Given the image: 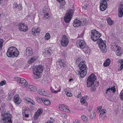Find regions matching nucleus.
<instances>
[{
  "label": "nucleus",
  "instance_id": "obj_8",
  "mask_svg": "<svg viewBox=\"0 0 123 123\" xmlns=\"http://www.w3.org/2000/svg\"><path fill=\"white\" fill-rule=\"evenodd\" d=\"M15 79L17 83H18L19 85L22 86L23 87H25L26 86L27 82L24 79L16 77L15 78Z\"/></svg>",
  "mask_w": 123,
  "mask_h": 123
},
{
  "label": "nucleus",
  "instance_id": "obj_50",
  "mask_svg": "<svg viewBox=\"0 0 123 123\" xmlns=\"http://www.w3.org/2000/svg\"><path fill=\"white\" fill-rule=\"evenodd\" d=\"M73 26L74 27H78L79 26V24H76L74 23Z\"/></svg>",
  "mask_w": 123,
  "mask_h": 123
},
{
  "label": "nucleus",
  "instance_id": "obj_3",
  "mask_svg": "<svg viewBox=\"0 0 123 123\" xmlns=\"http://www.w3.org/2000/svg\"><path fill=\"white\" fill-rule=\"evenodd\" d=\"M96 77L94 74H92L87 78V86L88 87H91L93 86V87L91 88V91H95L96 89V88L94 86V82L96 79Z\"/></svg>",
  "mask_w": 123,
  "mask_h": 123
},
{
  "label": "nucleus",
  "instance_id": "obj_53",
  "mask_svg": "<svg viewBox=\"0 0 123 123\" xmlns=\"http://www.w3.org/2000/svg\"><path fill=\"white\" fill-rule=\"evenodd\" d=\"M27 111V110L26 109H25V108L23 111L22 113L23 115H24L25 113H26V111Z\"/></svg>",
  "mask_w": 123,
  "mask_h": 123
},
{
  "label": "nucleus",
  "instance_id": "obj_12",
  "mask_svg": "<svg viewBox=\"0 0 123 123\" xmlns=\"http://www.w3.org/2000/svg\"><path fill=\"white\" fill-rule=\"evenodd\" d=\"M59 109L61 111L66 112L70 113V111L67 109V106L64 104H61L59 105Z\"/></svg>",
  "mask_w": 123,
  "mask_h": 123
},
{
  "label": "nucleus",
  "instance_id": "obj_10",
  "mask_svg": "<svg viewBox=\"0 0 123 123\" xmlns=\"http://www.w3.org/2000/svg\"><path fill=\"white\" fill-rule=\"evenodd\" d=\"M40 12H42L44 14V18L46 19L49 18V14L47 12L49 11V10L47 6L44 7L43 8L41 9Z\"/></svg>",
  "mask_w": 123,
  "mask_h": 123
},
{
  "label": "nucleus",
  "instance_id": "obj_17",
  "mask_svg": "<svg viewBox=\"0 0 123 123\" xmlns=\"http://www.w3.org/2000/svg\"><path fill=\"white\" fill-rule=\"evenodd\" d=\"M26 51V55L28 56L32 55L33 54V50L31 47H27Z\"/></svg>",
  "mask_w": 123,
  "mask_h": 123
},
{
  "label": "nucleus",
  "instance_id": "obj_43",
  "mask_svg": "<svg viewBox=\"0 0 123 123\" xmlns=\"http://www.w3.org/2000/svg\"><path fill=\"white\" fill-rule=\"evenodd\" d=\"M25 99L26 101H28V102L31 103L32 105H34L33 103L31 102V101L32 100L31 99H30L29 98H26Z\"/></svg>",
  "mask_w": 123,
  "mask_h": 123
},
{
  "label": "nucleus",
  "instance_id": "obj_24",
  "mask_svg": "<svg viewBox=\"0 0 123 123\" xmlns=\"http://www.w3.org/2000/svg\"><path fill=\"white\" fill-rule=\"evenodd\" d=\"M37 59V57L36 56L33 57L31 58L28 61V63L29 64H31L34 61Z\"/></svg>",
  "mask_w": 123,
  "mask_h": 123
},
{
  "label": "nucleus",
  "instance_id": "obj_39",
  "mask_svg": "<svg viewBox=\"0 0 123 123\" xmlns=\"http://www.w3.org/2000/svg\"><path fill=\"white\" fill-rule=\"evenodd\" d=\"M119 97L121 100L123 99V90L119 94Z\"/></svg>",
  "mask_w": 123,
  "mask_h": 123
},
{
  "label": "nucleus",
  "instance_id": "obj_36",
  "mask_svg": "<svg viewBox=\"0 0 123 123\" xmlns=\"http://www.w3.org/2000/svg\"><path fill=\"white\" fill-rule=\"evenodd\" d=\"M74 23H75L76 24H79L80 26V24H81V21H80L79 20L76 19V20H74Z\"/></svg>",
  "mask_w": 123,
  "mask_h": 123
},
{
  "label": "nucleus",
  "instance_id": "obj_23",
  "mask_svg": "<svg viewBox=\"0 0 123 123\" xmlns=\"http://www.w3.org/2000/svg\"><path fill=\"white\" fill-rule=\"evenodd\" d=\"M110 60L109 59H108L104 63L103 65L105 67H107L110 65Z\"/></svg>",
  "mask_w": 123,
  "mask_h": 123
},
{
  "label": "nucleus",
  "instance_id": "obj_6",
  "mask_svg": "<svg viewBox=\"0 0 123 123\" xmlns=\"http://www.w3.org/2000/svg\"><path fill=\"white\" fill-rule=\"evenodd\" d=\"M73 11L71 9L68 10L64 17V20L66 23H68L71 20L73 15Z\"/></svg>",
  "mask_w": 123,
  "mask_h": 123
},
{
  "label": "nucleus",
  "instance_id": "obj_61",
  "mask_svg": "<svg viewBox=\"0 0 123 123\" xmlns=\"http://www.w3.org/2000/svg\"><path fill=\"white\" fill-rule=\"evenodd\" d=\"M89 98H88V96H85V101L86 100H88L89 99Z\"/></svg>",
  "mask_w": 123,
  "mask_h": 123
},
{
  "label": "nucleus",
  "instance_id": "obj_45",
  "mask_svg": "<svg viewBox=\"0 0 123 123\" xmlns=\"http://www.w3.org/2000/svg\"><path fill=\"white\" fill-rule=\"evenodd\" d=\"M51 49L47 50V53H46L47 54V55H51Z\"/></svg>",
  "mask_w": 123,
  "mask_h": 123
},
{
  "label": "nucleus",
  "instance_id": "obj_51",
  "mask_svg": "<svg viewBox=\"0 0 123 123\" xmlns=\"http://www.w3.org/2000/svg\"><path fill=\"white\" fill-rule=\"evenodd\" d=\"M102 108V106H101L98 107L97 108V110L99 111V112L101 111V109Z\"/></svg>",
  "mask_w": 123,
  "mask_h": 123
},
{
  "label": "nucleus",
  "instance_id": "obj_44",
  "mask_svg": "<svg viewBox=\"0 0 123 123\" xmlns=\"http://www.w3.org/2000/svg\"><path fill=\"white\" fill-rule=\"evenodd\" d=\"M37 90V87L34 86H33L31 88V91L35 92Z\"/></svg>",
  "mask_w": 123,
  "mask_h": 123
},
{
  "label": "nucleus",
  "instance_id": "obj_59",
  "mask_svg": "<svg viewBox=\"0 0 123 123\" xmlns=\"http://www.w3.org/2000/svg\"><path fill=\"white\" fill-rule=\"evenodd\" d=\"M24 115H25V116L26 117H29V115L28 114H26L25 113L24 114Z\"/></svg>",
  "mask_w": 123,
  "mask_h": 123
},
{
  "label": "nucleus",
  "instance_id": "obj_37",
  "mask_svg": "<svg viewBox=\"0 0 123 123\" xmlns=\"http://www.w3.org/2000/svg\"><path fill=\"white\" fill-rule=\"evenodd\" d=\"M3 40L2 39H0V51L1 50L2 47L3 46Z\"/></svg>",
  "mask_w": 123,
  "mask_h": 123
},
{
  "label": "nucleus",
  "instance_id": "obj_14",
  "mask_svg": "<svg viewBox=\"0 0 123 123\" xmlns=\"http://www.w3.org/2000/svg\"><path fill=\"white\" fill-rule=\"evenodd\" d=\"M100 9L102 11L105 10L107 7V3H105L103 2L100 1Z\"/></svg>",
  "mask_w": 123,
  "mask_h": 123
},
{
  "label": "nucleus",
  "instance_id": "obj_20",
  "mask_svg": "<svg viewBox=\"0 0 123 123\" xmlns=\"http://www.w3.org/2000/svg\"><path fill=\"white\" fill-rule=\"evenodd\" d=\"M38 92L40 95L44 96H47L48 95L47 91L43 89H39Z\"/></svg>",
  "mask_w": 123,
  "mask_h": 123
},
{
  "label": "nucleus",
  "instance_id": "obj_47",
  "mask_svg": "<svg viewBox=\"0 0 123 123\" xmlns=\"http://www.w3.org/2000/svg\"><path fill=\"white\" fill-rule=\"evenodd\" d=\"M66 94L67 96L69 97H71L72 96V94L71 93L68 92H67L66 93Z\"/></svg>",
  "mask_w": 123,
  "mask_h": 123
},
{
  "label": "nucleus",
  "instance_id": "obj_57",
  "mask_svg": "<svg viewBox=\"0 0 123 123\" xmlns=\"http://www.w3.org/2000/svg\"><path fill=\"white\" fill-rule=\"evenodd\" d=\"M66 53L64 51H63L61 53V54L62 55L64 56L65 55Z\"/></svg>",
  "mask_w": 123,
  "mask_h": 123
},
{
  "label": "nucleus",
  "instance_id": "obj_34",
  "mask_svg": "<svg viewBox=\"0 0 123 123\" xmlns=\"http://www.w3.org/2000/svg\"><path fill=\"white\" fill-rule=\"evenodd\" d=\"M43 98H37L36 100L37 102L39 103H41L43 102Z\"/></svg>",
  "mask_w": 123,
  "mask_h": 123
},
{
  "label": "nucleus",
  "instance_id": "obj_29",
  "mask_svg": "<svg viewBox=\"0 0 123 123\" xmlns=\"http://www.w3.org/2000/svg\"><path fill=\"white\" fill-rule=\"evenodd\" d=\"M115 48H114L115 50H114V51L116 52L117 51H120L121 50V48L120 47L118 46L117 45H116V44H115Z\"/></svg>",
  "mask_w": 123,
  "mask_h": 123
},
{
  "label": "nucleus",
  "instance_id": "obj_58",
  "mask_svg": "<svg viewBox=\"0 0 123 123\" xmlns=\"http://www.w3.org/2000/svg\"><path fill=\"white\" fill-rule=\"evenodd\" d=\"M18 4H14V6H13V7L14 8H16L18 7Z\"/></svg>",
  "mask_w": 123,
  "mask_h": 123
},
{
  "label": "nucleus",
  "instance_id": "obj_2",
  "mask_svg": "<svg viewBox=\"0 0 123 123\" xmlns=\"http://www.w3.org/2000/svg\"><path fill=\"white\" fill-rule=\"evenodd\" d=\"M19 52L17 49L14 47H11L9 48L6 53V55L9 57L13 58L17 57Z\"/></svg>",
  "mask_w": 123,
  "mask_h": 123
},
{
  "label": "nucleus",
  "instance_id": "obj_9",
  "mask_svg": "<svg viewBox=\"0 0 123 123\" xmlns=\"http://www.w3.org/2000/svg\"><path fill=\"white\" fill-rule=\"evenodd\" d=\"M69 42L68 37L65 35H63L61 38L60 43L62 46L66 47L68 45Z\"/></svg>",
  "mask_w": 123,
  "mask_h": 123
},
{
  "label": "nucleus",
  "instance_id": "obj_48",
  "mask_svg": "<svg viewBox=\"0 0 123 123\" xmlns=\"http://www.w3.org/2000/svg\"><path fill=\"white\" fill-rule=\"evenodd\" d=\"M80 101L81 103L82 104L85 103V99H84V97H83L81 99Z\"/></svg>",
  "mask_w": 123,
  "mask_h": 123
},
{
  "label": "nucleus",
  "instance_id": "obj_11",
  "mask_svg": "<svg viewBox=\"0 0 123 123\" xmlns=\"http://www.w3.org/2000/svg\"><path fill=\"white\" fill-rule=\"evenodd\" d=\"M19 29L21 31L24 32L26 31L28 29V27L25 26V23H21L18 25Z\"/></svg>",
  "mask_w": 123,
  "mask_h": 123
},
{
  "label": "nucleus",
  "instance_id": "obj_1",
  "mask_svg": "<svg viewBox=\"0 0 123 123\" xmlns=\"http://www.w3.org/2000/svg\"><path fill=\"white\" fill-rule=\"evenodd\" d=\"M92 35L91 37L93 41L95 42L97 41V43L98 44L99 47L100 49L103 52H105L106 49V41H103L101 38L99 39L101 36V34L96 30L94 29L91 31Z\"/></svg>",
  "mask_w": 123,
  "mask_h": 123
},
{
  "label": "nucleus",
  "instance_id": "obj_19",
  "mask_svg": "<svg viewBox=\"0 0 123 123\" xmlns=\"http://www.w3.org/2000/svg\"><path fill=\"white\" fill-rule=\"evenodd\" d=\"M77 44H79V46L81 48L84 49L85 48V46L84 45L85 41L83 40H78L77 41Z\"/></svg>",
  "mask_w": 123,
  "mask_h": 123
},
{
  "label": "nucleus",
  "instance_id": "obj_22",
  "mask_svg": "<svg viewBox=\"0 0 123 123\" xmlns=\"http://www.w3.org/2000/svg\"><path fill=\"white\" fill-rule=\"evenodd\" d=\"M85 106L86 107V109L89 111H91L92 108V105H89L88 106V103L85 101Z\"/></svg>",
  "mask_w": 123,
  "mask_h": 123
},
{
  "label": "nucleus",
  "instance_id": "obj_31",
  "mask_svg": "<svg viewBox=\"0 0 123 123\" xmlns=\"http://www.w3.org/2000/svg\"><path fill=\"white\" fill-rule=\"evenodd\" d=\"M50 89L51 91V92L52 93H57L58 92H59L61 91V89H59L58 90L56 91L54 90L53 88L52 87H51L50 88Z\"/></svg>",
  "mask_w": 123,
  "mask_h": 123
},
{
  "label": "nucleus",
  "instance_id": "obj_38",
  "mask_svg": "<svg viewBox=\"0 0 123 123\" xmlns=\"http://www.w3.org/2000/svg\"><path fill=\"white\" fill-rule=\"evenodd\" d=\"M116 52V54L118 56H121L122 54V52L121 50L120 51H117Z\"/></svg>",
  "mask_w": 123,
  "mask_h": 123
},
{
  "label": "nucleus",
  "instance_id": "obj_60",
  "mask_svg": "<svg viewBox=\"0 0 123 123\" xmlns=\"http://www.w3.org/2000/svg\"><path fill=\"white\" fill-rule=\"evenodd\" d=\"M79 94L77 95V97L78 98H79L81 96V93L80 92V93H78Z\"/></svg>",
  "mask_w": 123,
  "mask_h": 123
},
{
  "label": "nucleus",
  "instance_id": "obj_25",
  "mask_svg": "<svg viewBox=\"0 0 123 123\" xmlns=\"http://www.w3.org/2000/svg\"><path fill=\"white\" fill-rule=\"evenodd\" d=\"M89 2H88L85 4V10H88L91 8V7L90 6Z\"/></svg>",
  "mask_w": 123,
  "mask_h": 123
},
{
  "label": "nucleus",
  "instance_id": "obj_30",
  "mask_svg": "<svg viewBox=\"0 0 123 123\" xmlns=\"http://www.w3.org/2000/svg\"><path fill=\"white\" fill-rule=\"evenodd\" d=\"M119 62L121 64L120 68H119V70H121L123 68V60H119Z\"/></svg>",
  "mask_w": 123,
  "mask_h": 123
},
{
  "label": "nucleus",
  "instance_id": "obj_18",
  "mask_svg": "<svg viewBox=\"0 0 123 123\" xmlns=\"http://www.w3.org/2000/svg\"><path fill=\"white\" fill-rule=\"evenodd\" d=\"M14 101L16 104H19L21 102V100L19 99L18 95H16L14 97Z\"/></svg>",
  "mask_w": 123,
  "mask_h": 123
},
{
  "label": "nucleus",
  "instance_id": "obj_40",
  "mask_svg": "<svg viewBox=\"0 0 123 123\" xmlns=\"http://www.w3.org/2000/svg\"><path fill=\"white\" fill-rule=\"evenodd\" d=\"M33 86L32 85H28L27 83L26 86L25 87H26L27 88L30 89H31V91Z\"/></svg>",
  "mask_w": 123,
  "mask_h": 123
},
{
  "label": "nucleus",
  "instance_id": "obj_56",
  "mask_svg": "<svg viewBox=\"0 0 123 123\" xmlns=\"http://www.w3.org/2000/svg\"><path fill=\"white\" fill-rule=\"evenodd\" d=\"M18 7L19 10H21L22 9V6L21 4H19L18 6Z\"/></svg>",
  "mask_w": 123,
  "mask_h": 123
},
{
  "label": "nucleus",
  "instance_id": "obj_33",
  "mask_svg": "<svg viewBox=\"0 0 123 123\" xmlns=\"http://www.w3.org/2000/svg\"><path fill=\"white\" fill-rule=\"evenodd\" d=\"M106 112V111L105 110L102 109L101 110V111L99 112H100V113L99 114L100 116L99 117H101V115H103L104 113H105Z\"/></svg>",
  "mask_w": 123,
  "mask_h": 123
},
{
  "label": "nucleus",
  "instance_id": "obj_7",
  "mask_svg": "<svg viewBox=\"0 0 123 123\" xmlns=\"http://www.w3.org/2000/svg\"><path fill=\"white\" fill-rule=\"evenodd\" d=\"M81 62L80 63L79 65L80 71L79 73L80 75V77L81 78H83L85 77V75L84 74L85 70V64L84 62L85 61L82 60Z\"/></svg>",
  "mask_w": 123,
  "mask_h": 123
},
{
  "label": "nucleus",
  "instance_id": "obj_52",
  "mask_svg": "<svg viewBox=\"0 0 123 123\" xmlns=\"http://www.w3.org/2000/svg\"><path fill=\"white\" fill-rule=\"evenodd\" d=\"M31 33L32 35H34L35 34V29L34 28H33L31 31Z\"/></svg>",
  "mask_w": 123,
  "mask_h": 123
},
{
  "label": "nucleus",
  "instance_id": "obj_26",
  "mask_svg": "<svg viewBox=\"0 0 123 123\" xmlns=\"http://www.w3.org/2000/svg\"><path fill=\"white\" fill-rule=\"evenodd\" d=\"M85 54H89L90 52V49L87 46L86 47V45H85Z\"/></svg>",
  "mask_w": 123,
  "mask_h": 123
},
{
  "label": "nucleus",
  "instance_id": "obj_64",
  "mask_svg": "<svg viewBox=\"0 0 123 123\" xmlns=\"http://www.w3.org/2000/svg\"><path fill=\"white\" fill-rule=\"evenodd\" d=\"M83 36V34H82L80 35H79L78 37H82Z\"/></svg>",
  "mask_w": 123,
  "mask_h": 123
},
{
  "label": "nucleus",
  "instance_id": "obj_46",
  "mask_svg": "<svg viewBox=\"0 0 123 123\" xmlns=\"http://www.w3.org/2000/svg\"><path fill=\"white\" fill-rule=\"evenodd\" d=\"M6 82L5 80H3L0 82V86H3L6 83Z\"/></svg>",
  "mask_w": 123,
  "mask_h": 123
},
{
  "label": "nucleus",
  "instance_id": "obj_32",
  "mask_svg": "<svg viewBox=\"0 0 123 123\" xmlns=\"http://www.w3.org/2000/svg\"><path fill=\"white\" fill-rule=\"evenodd\" d=\"M107 20L108 23L110 25H111L113 23V22L111 20V18L110 17L108 18Z\"/></svg>",
  "mask_w": 123,
  "mask_h": 123
},
{
  "label": "nucleus",
  "instance_id": "obj_63",
  "mask_svg": "<svg viewBox=\"0 0 123 123\" xmlns=\"http://www.w3.org/2000/svg\"><path fill=\"white\" fill-rule=\"evenodd\" d=\"M81 118L83 121H85V116L83 115L81 117Z\"/></svg>",
  "mask_w": 123,
  "mask_h": 123
},
{
  "label": "nucleus",
  "instance_id": "obj_41",
  "mask_svg": "<svg viewBox=\"0 0 123 123\" xmlns=\"http://www.w3.org/2000/svg\"><path fill=\"white\" fill-rule=\"evenodd\" d=\"M110 89H111V91H112V92L114 93L116 91L115 86L111 87Z\"/></svg>",
  "mask_w": 123,
  "mask_h": 123
},
{
  "label": "nucleus",
  "instance_id": "obj_42",
  "mask_svg": "<svg viewBox=\"0 0 123 123\" xmlns=\"http://www.w3.org/2000/svg\"><path fill=\"white\" fill-rule=\"evenodd\" d=\"M96 113L94 112L93 113H92L90 116V117L91 118H94L96 116Z\"/></svg>",
  "mask_w": 123,
  "mask_h": 123
},
{
  "label": "nucleus",
  "instance_id": "obj_28",
  "mask_svg": "<svg viewBox=\"0 0 123 123\" xmlns=\"http://www.w3.org/2000/svg\"><path fill=\"white\" fill-rule=\"evenodd\" d=\"M40 32V29L39 28H38L37 29L36 28L35 29V34L34 36H36L37 35H38Z\"/></svg>",
  "mask_w": 123,
  "mask_h": 123
},
{
  "label": "nucleus",
  "instance_id": "obj_35",
  "mask_svg": "<svg viewBox=\"0 0 123 123\" xmlns=\"http://www.w3.org/2000/svg\"><path fill=\"white\" fill-rule=\"evenodd\" d=\"M50 37V36L49 34V33H47L46 34L45 36V39L48 40Z\"/></svg>",
  "mask_w": 123,
  "mask_h": 123
},
{
  "label": "nucleus",
  "instance_id": "obj_54",
  "mask_svg": "<svg viewBox=\"0 0 123 123\" xmlns=\"http://www.w3.org/2000/svg\"><path fill=\"white\" fill-rule=\"evenodd\" d=\"M82 60L81 59V58H78L76 59V62H79V61H81Z\"/></svg>",
  "mask_w": 123,
  "mask_h": 123
},
{
  "label": "nucleus",
  "instance_id": "obj_5",
  "mask_svg": "<svg viewBox=\"0 0 123 123\" xmlns=\"http://www.w3.org/2000/svg\"><path fill=\"white\" fill-rule=\"evenodd\" d=\"M33 68V73L34 74L33 78L34 79H38L39 78L40 73H42L43 70L42 65H38L35 69Z\"/></svg>",
  "mask_w": 123,
  "mask_h": 123
},
{
  "label": "nucleus",
  "instance_id": "obj_49",
  "mask_svg": "<svg viewBox=\"0 0 123 123\" xmlns=\"http://www.w3.org/2000/svg\"><path fill=\"white\" fill-rule=\"evenodd\" d=\"M111 91L110 88V87L108 88L107 89H106V90L105 92L106 94H107V93L108 92H109L110 93H111Z\"/></svg>",
  "mask_w": 123,
  "mask_h": 123
},
{
  "label": "nucleus",
  "instance_id": "obj_62",
  "mask_svg": "<svg viewBox=\"0 0 123 123\" xmlns=\"http://www.w3.org/2000/svg\"><path fill=\"white\" fill-rule=\"evenodd\" d=\"M108 0H100V1L106 3H107V1H108Z\"/></svg>",
  "mask_w": 123,
  "mask_h": 123
},
{
  "label": "nucleus",
  "instance_id": "obj_27",
  "mask_svg": "<svg viewBox=\"0 0 123 123\" xmlns=\"http://www.w3.org/2000/svg\"><path fill=\"white\" fill-rule=\"evenodd\" d=\"M57 1L60 3L61 5L64 6L66 4V2L65 0H57Z\"/></svg>",
  "mask_w": 123,
  "mask_h": 123
},
{
  "label": "nucleus",
  "instance_id": "obj_16",
  "mask_svg": "<svg viewBox=\"0 0 123 123\" xmlns=\"http://www.w3.org/2000/svg\"><path fill=\"white\" fill-rule=\"evenodd\" d=\"M43 112V110L42 108H40L38 109L34 115V118L35 119H37L38 117Z\"/></svg>",
  "mask_w": 123,
  "mask_h": 123
},
{
  "label": "nucleus",
  "instance_id": "obj_55",
  "mask_svg": "<svg viewBox=\"0 0 123 123\" xmlns=\"http://www.w3.org/2000/svg\"><path fill=\"white\" fill-rule=\"evenodd\" d=\"M31 16L30 15H28L27 16H26L25 17V19H26L28 20L29 19V18H30L31 17Z\"/></svg>",
  "mask_w": 123,
  "mask_h": 123
},
{
  "label": "nucleus",
  "instance_id": "obj_13",
  "mask_svg": "<svg viewBox=\"0 0 123 123\" xmlns=\"http://www.w3.org/2000/svg\"><path fill=\"white\" fill-rule=\"evenodd\" d=\"M57 62L61 67H66L67 66L66 61L63 59H59Z\"/></svg>",
  "mask_w": 123,
  "mask_h": 123
},
{
  "label": "nucleus",
  "instance_id": "obj_15",
  "mask_svg": "<svg viewBox=\"0 0 123 123\" xmlns=\"http://www.w3.org/2000/svg\"><path fill=\"white\" fill-rule=\"evenodd\" d=\"M118 8V16L121 18L123 16V4L120 6Z\"/></svg>",
  "mask_w": 123,
  "mask_h": 123
},
{
  "label": "nucleus",
  "instance_id": "obj_21",
  "mask_svg": "<svg viewBox=\"0 0 123 123\" xmlns=\"http://www.w3.org/2000/svg\"><path fill=\"white\" fill-rule=\"evenodd\" d=\"M43 103L44 105H49L50 104V102L49 100L48 99L43 98Z\"/></svg>",
  "mask_w": 123,
  "mask_h": 123
},
{
  "label": "nucleus",
  "instance_id": "obj_4",
  "mask_svg": "<svg viewBox=\"0 0 123 123\" xmlns=\"http://www.w3.org/2000/svg\"><path fill=\"white\" fill-rule=\"evenodd\" d=\"M1 115L3 116L1 120H3V122L4 121V123H12L11 120L12 115L9 113V112H2Z\"/></svg>",
  "mask_w": 123,
  "mask_h": 123
}]
</instances>
